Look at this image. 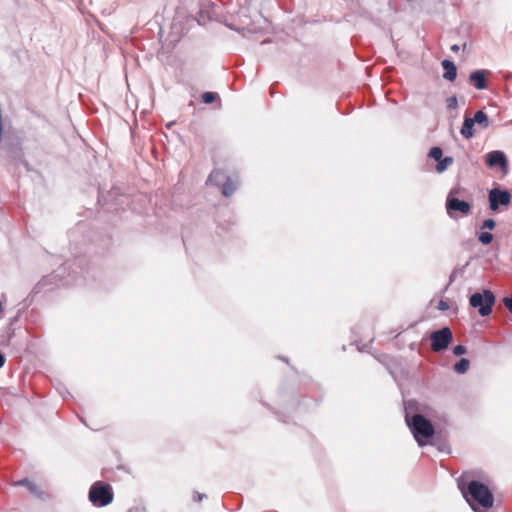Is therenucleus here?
Wrapping results in <instances>:
<instances>
[{"instance_id": "obj_25", "label": "nucleus", "mask_w": 512, "mask_h": 512, "mask_svg": "<svg viewBox=\"0 0 512 512\" xmlns=\"http://www.w3.org/2000/svg\"><path fill=\"white\" fill-rule=\"evenodd\" d=\"M451 49H452L453 51L457 52V51L459 50V46H458V45H453V46L451 47Z\"/></svg>"}, {"instance_id": "obj_13", "label": "nucleus", "mask_w": 512, "mask_h": 512, "mask_svg": "<svg viewBox=\"0 0 512 512\" xmlns=\"http://www.w3.org/2000/svg\"><path fill=\"white\" fill-rule=\"evenodd\" d=\"M453 161V158L449 156L442 158L440 161H438L436 171L438 173H443L450 165H452Z\"/></svg>"}, {"instance_id": "obj_16", "label": "nucleus", "mask_w": 512, "mask_h": 512, "mask_svg": "<svg viewBox=\"0 0 512 512\" xmlns=\"http://www.w3.org/2000/svg\"><path fill=\"white\" fill-rule=\"evenodd\" d=\"M479 241L484 244V245H488L492 242L493 240V235L490 233V232H482L479 237H478Z\"/></svg>"}, {"instance_id": "obj_15", "label": "nucleus", "mask_w": 512, "mask_h": 512, "mask_svg": "<svg viewBox=\"0 0 512 512\" xmlns=\"http://www.w3.org/2000/svg\"><path fill=\"white\" fill-rule=\"evenodd\" d=\"M442 155H443L442 149L439 147H433L429 152V156L431 158H433L434 160H436L437 162L443 158Z\"/></svg>"}, {"instance_id": "obj_8", "label": "nucleus", "mask_w": 512, "mask_h": 512, "mask_svg": "<svg viewBox=\"0 0 512 512\" xmlns=\"http://www.w3.org/2000/svg\"><path fill=\"white\" fill-rule=\"evenodd\" d=\"M430 338L432 349L438 352L448 347L452 340V332L449 328L445 327L432 333Z\"/></svg>"}, {"instance_id": "obj_7", "label": "nucleus", "mask_w": 512, "mask_h": 512, "mask_svg": "<svg viewBox=\"0 0 512 512\" xmlns=\"http://www.w3.org/2000/svg\"><path fill=\"white\" fill-rule=\"evenodd\" d=\"M490 209L496 211L499 206H508L511 202V194L508 190L491 189L488 195Z\"/></svg>"}, {"instance_id": "obj_10", "label": "nucleus", "mask_w": 512, "mask_h": 512, "mask_svg": "<svg viewBox=\"0 0 512 512\" xmlns=\"http://www.w3.org/2000/svg\"><path fill=\"white\" fill-rule=\"evenodd\" d=\"M486 164L489 167L500 166L505 169L507 167V159L502 151L496 150L486 154Z\"/></svg>"}, {"instance_id": "obj_11", "label": "nucleus", "mask_w": 512, "mask_h": 512, "mask_svg": "<svg viewBox=\"0 0 512 512\" xmlns=\"http://www.w3.org/2000/svg\"><path fill=\"white\" fill-rule=\"evenodd\" d=\"M469 79L476 89L483 90L486 88L484 70H477L472 72L469 76Z\"/></svg>"}, {"instance_id": "obj_2", "label": "nucleus", "mask_w": 512, "mask_h": 512, "mask_svg": "<svg viewBox=\"0 0 512 512\" xmlns=\"http://www.w3.org/2000/svg\"><path fill=\"white\" fill-rule=\"evenodd\" d=\"M416 441L420 446L426 444L423 439H428L434 434V427L430 421L422 415L416 414L411 419H406Z\"/></svg>"}, {"instance_id": "obj_1", "label": "nucleus", "mask_w": 512, "mask_h": 512, "mask_svg": "<svg viewBox=\"0 0 512 512\" xmlns=\"http://www.w3.org/2000/svg\"><path fill=\"white\" fill-rule=\"evenodd\" d=\"M459 488L464 498L475 512H479L478 507L489 509L493 506V495L489 488L483 483L471 481L468 483L467 488L464 487L463 483H459Z\"/></svg>"}, {"instance_id": "obj_22", "label": "nucleus", "mask_w": 512, "mask_h": 512, "mask_svg": "<svg viewBox=\"0 0 512 512\" xmlns=\"http://www.w3.org/2000/svg\"><path fill=\"white\" fill-rule=\"evenodd\" d=\"M23 483L27 486L29 491L35 494L37 493L36 486L33 483H31L30 481H24Z\"/></svg>"}, {"instance_id": "obj_24", "label": "nucleus", "mask_w": 512, "mask_h": 512, "mask_svg": "<svg viewBox=\"0 0 512 512\" xmlns=\"http://www.w3.org/2000/svg\"><path fill=\"white\" fill-rule=\"evenodd\" d=\"M196 498H197V501H201L204 497V495L200 494V493H196Z\"/></svg>"}, {"instance_id": "obj_6", "label": "nucleus", "mask_w": 512, "mask_h": 512, "mask_svg": "<svg viewBox=\"0 0 512 512\" xmlns=\"http://www.w3.org/2000/svg\"><path fill=\"white\" fill-rule=\"evenodd\" d=\"M457 193V190H452L446 200V209L447 213L450 216H453V212H460L463 215H467L471 211V206L468 202L459 200L454 197V194Z\"/></svg>"}, {"instance_id": "obj_21", "label": "nucleus", "mask_w": 512, "mask_h": 512, "mask_svg": "<svg viewBox=\"0 0 512 512\" xmlns=\"http://www.w3.org/2000/svg\"><path fill=\"white\" fill-rule=\"evenodd\" d=\"M438 309L441 311H446L449 309V305L446 301L440 300L438 303Z\"/></svg>"}, {"instance_id": "obj_3", "label": "nucleus", "mask_w": 512, "mask_h": 512, "mask_svg": "<svg viewBox=\"0 0 512 512\" xmlns=\"http://www.w3.org/2000/svg\"><path fill=\"white\" fill-rule=\"evenodd\" d=\"M495 303V296L490 290H484L482 293H474L470 297V305L473 308H478L481 316H488L492 312V307Z\"/></svg>"}, {"instance_id": "obj_23", "label": "nucleus", "mask_w": 512, "mask_h": 512, "mask_svg": "<svg viewBox=\"0 0 512 512\" xmlns=\"http://www.w3.org/2000/svg\"><path fill=\"white\" fill-rule=\"evenodd\" d=\"M505 306L512 313V296L504 299Z\"/></svg>"}, {"instance_id": "obj_12", "label": "nucleus", "mask_w": 512, "mask_h": 512, "mask_svg": "<svg viewBox=\"0 0 512 512\" xmlns=\"http://www.w3.org/2000/svg\"><path fill=\"white\" fill-rule=\"evenodd\" d=\"M442 67L444 69L443 77L448 81H454L457 76V68L455 64L450 60H444L442 62Z\"/></svg>"}, {"instance_id": "obj_18", "label": "nucleus", "mask_w": 512, "mask_h": 512, "mask_svg": "<svg viewBox=\"0 0 512 512\" xmlns=\"http://www.w3.org/2000/svg\"><path fill=\"white\" fill-rule=\"evenodd\" d=\"M495 221L493 219H486L483 222L482 228L492 230L495 228Z\"/></svg>"}, {"instance_id": "obj_17", "label": "nucleus", "mask_w": 512, "mask_h": 512, "mask_svg": "<svg viewBox=\"0 0 512 512\" xmlns=\"http://www.w3.org/2000/svg\"><path fill=\"white\" fill-rule=\"evenodd\" d=\"M214 100H215V94L213 92H205V93H203L202 101L205 104H210V103L214 102Z\"/></svg>"}, {"instance_id": "obj_4", "label": "nucleus", "mask_w": 512, "mask_h": 512, "mask_svg": "<svg viewBox=\"0 0 512 512\" xmlns=\"http://www.w3.org/2000/svg\"><path fill=\"white\" fill-rule=\"evenodd\" d=\"M89 499L95 506L108 505L113 499L110 486L101 482L95 483L89 491Z\"/></svg>"}, {"instance_id": "obj_5", "label": "nucleus", "mask_w": 512, "mask_h": 512, "mask_svg": "<svg viewBox=\"0 0 512 512\" xmlns=\"http://www.w3.org/2000/svg\"><path fill=\"white\" fill-rule=\"evenodd\" d=\"M475 124H478L483 129L487 128L490 124L488 116L480 110L475 113L473 118L466 117L460 130L461 135L466 139L472 138L475 134Z\"/></svg>"}, {"instance_id": "obj_9", "label": "nucleus", "mask_w": 512, "mask_h": 512, "mask_svg": "<svg viewBox=\"0 0 512 512\" xmlns=\"http://www.w3.org/2000/svg\"><path fill=\"white\" fill-rule=\"evenodd\" d=\"M225 179H226V182L223 184L222 193L224 196L228 197V196L232 195V193L235 191L236 183L234 181H232L230 178H227L222 171H220V170L213 171L208 178V183L220 185L223 182V180H225Z\"/></svg>"}, {"instance_id": "obj_14", "label": "nucleus", "mask_w": 512, "mask_h": 512, "mask_svg": "<svg viewBox=\"0 0 512 512\" xmlns=\"http://www.w3.org/2000/svg\"><path fill=\"white\" fill-rule=\"evenodd\" d=\"M469 365H470V362L468 359L466 358H462L461 360H459L455 366H454V370L459 373V374H463L465 373L468 368H469Z\"/></svg>"}, {"instance_id": "obj_20", "label": "nucleus", "mask_w": 512, "mask_h": 512, "mask_svg": "<svg viewBox=\"0 0 512 512\" xmlns=\"http://www.w3.org/2000/svg\"><path fill=\"white\" fill-rule=\"evenodd\" d=\"M447 102H448V107L451 109H455L458 105L456 97H450Z\"/></svg>"}, {"instance_id": "obj_19", "label": "nucleus", "mask_w": 512, "mask_h": 512, "mask_svg": "<svg viewBox=\"0 0 512 512\" xmlns=\"http://www.w3.org/2000/svg\"><path fill=\"white\" fill-rule=\"evenodd\" d=\"M453 353L456 356L463 355V354L466 353V348L464 346H462V345H457V346L454 347Z\"/></svg>"}]
</instances>
